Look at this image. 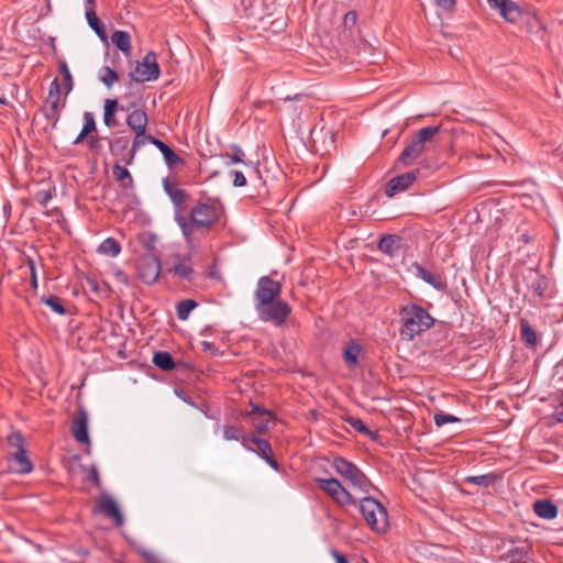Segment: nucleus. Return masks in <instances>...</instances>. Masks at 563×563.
I'll use <instances>...</instances> for the list:
<instances>
[{"mask_svg": "<svg viewBox=\"0 0 563 563\" xmlns=\"http://www.w3.org/2000/svg\"><path fill=\"white\" fill-rule=\"evenodd\" d=\"M282 289L279 282L262 276L254 291V308L258 319L273 323L276 328H284L291 313L290 305L280 299Z\"/></svg>", "mask_w": 563, "mask_h": 563, "instance_id": "1", "label": "nucleus"}, {"mask_svg": "<svg viewBox=\"0 0 563 563\" xmlns=\"http://www.w3.org/2000/svg\"><path fill=\"white\" fill-rule=\"evenodd\" d=\"M220 216L219 207L216 202H198L189 213L190 221L180 212H175V221L180 228L186 241H191L194 228L196 229H210Z\"/></svg>", "mask_w": 563, "mask_h": 563, "instance_id": "2", "label": "nucleus"}, {"mask_svg": "<svg viewBox=\"0 0 563 563\" xmlns=\"http://www.w3.org/2000/svg\"><path fill=\"white\" fill-rule=\"evenodd\" d=\"M401 329L400 336L404 340L411 341L416 335L429 330L434 324V319L422 307L410 303L401 308Z\"/></svg>", "mask_w": 563, "mask_h": 563, "instance_id": "3", "label": "nucleus"}, {"mask_svg": "<svg viewBox=\"0 0 563 563\" xmlns=\"http://www.w3.org/2000/svg\"><path fill=\"white\" fill-rule=\"evenodd\" d=\"M440 125H429L420 129L408 142L401 152L398 162L404 166H410L420 155L428 150L434 137L440 133Z\"/></svg>", "mask_w": 563, "mask_h": 563, "instance_id": "4", "label": "nucleus"}, {"mask_svg": "<svg viewBox=\"0 0 563 563\" xmlns=\"http://www.w3.org/2000/svg\"><path fill=\"white\" fill-rule=\"evenodd\" d=\"M360 511L372 530L382 533L388 527V515L385 507L373 497H363L360 503Z\"/></svg>", "mask_w": 563, "mask_h": 563, "instance_id": "5", "label": "nucleus"}, {"mask_svg": "<svg viewBox=\"0 0 563 563\" xmlns=\"http://www.w3.org/2000/svg\"><path fill=\"white\" fill-rule=\"evenodd\" d=\"M333 467L354 489L363 494L369 492L372 486L369 479L355 464L343 457H335L333 460Z\"/></svg>", "mask_w": 563, "mask_h": 563, "instance_id": "6", "label": "nucleus"}, {"mask_svg": "<svg viewBox=\"0 0 563 563\" xmlns=\"http://www.w3.org/2000/svg\"><path fill=\"white\" fill-rule=\"evenodd\" d=\"M314 482L335 504L356 505V499L336 478H316Z\"/></svg>", "mask_w": 563, "mask_h": 563, "instance_id": "7", "label": "nucleus"}, {"mask_svg": "<svg viewBox=\"0 0 563 563\" xmlns=\"http://www.w3.org/2000/svg\"><path fill=\"white\" fill-rule=\"evenodd\" d=\"M242 446L247 451L256 453L273 470L279 471L278 462L274 457L272 445L267 440H264L256 434H243Z\"/></svg>", "mask_w": 563, "mask_h": 563, "instance_id": "8", "label": "nucleus"}, {"mask_svg": "<svg viewBox=\"0 0 563 563\" xmlns=\"http://www.w3.org/2000/svg\"><path fill=\"white\" fill-rule=\"evenodd\" d=\"M161 70L154 52H148L142 63H137L133 71L129 74L131 80L145 82L156 80Z\"/></svg>", "mask_w": 563, "mask_h": 563, "instance_id": "9", "label": "nucleus"}, {"mask_svg": "<svg viewBox=\"0 0 563 563\" xmlns=\"http://www.w3.org/2000/svg\"><path fill=\"white\" fill-rule=\"evenodd\" d=\"M166 265L168 266V272L178 278L186 282L194 279L195 271L190 255L174 253L168 257Z\"/></svg>", "mask_w": 563, "mask_h": 563, "instance_id": "10", "label": "nucleus"}, {"mask_svg": "<svg viewBox=\"0 0 563 563\" xmlns=\"http://www.w3.org/2000/svg\"><path fill=\"white\" fill-rule=\"evenodd\" d=\"M161 268V261L154 255H145L137 263L139 277L147 285H152L158 279Z\"/></svg>", "mask_w": 563, "mask_h": 563, "instance_id": "11", "label": "nucleus"}, {"mask_svg": "<svg viewBox=\"0 0 563 563\" xmlns=\"http://www.w3.org/2000/svg\"><path fill=\"white\" fill-rule=\"evenodd\" d=\"M492 9L498 10L499 14L509 23L518 22L521 16L520 7L512 0H487Z\"/></svg>", "mask_w": 563, "mask_h": 563, "instance_id": "12", "label": "nucleus"}, {"mask_svg": "<svg viewBox=\"0 0 563 563\" xmlns=\"http://www.w3.org/2000/svg\"><path fill=\"white\" fill-rule=\"evenodd\" d=\"M419 172H408L391 178L386 185L385 194L394 197L398 192L408 189L417 179Z\"/></svg>", "mask_w": 563, "mask_h": 563, "instance_id": "13", "label": "nucleus"}, {"mask_svg": "<svg viewBox=\"0 0 563 563\" xmlns=\"http://www.w3.org/2000/svg\"><path fill=\"white\" fill-rule=\"evenodd\" d=\"M98 508L104 517L112 519L117 527L123 526V515L111 496L103 494L99 500Z\"/></svg>", "mask_w": 563, "mask_h": 563, "instance_id": "14", "label": "nucleus"}, {"mask_svg": "<svg viewBox=\"0 0 563 563\" xmlns=\"http://www.w3.org/2000/svg\"><path fill=\"white\" fill-rule=\"evenodd\" d=\"M71 433L77 442L85 444L90 443L88 434V415L84 409H80L74 418L71 422Z\"/></svg>", "mask_w": 563, "mask_h": 563, "instance_id": "15", "label": "nucleus"}, {"mask_svg": "<svg viewBox=\"0 0 563 563\" xmlns=\"http://www.w3.org/2000/svg\"><path fill=\"white\" fill-rule=\"evenodd\" d=\"M411 271L416 277L422 279L434 289L442 291L446 288V283L443 280L441 275L430 273L419 263H412Z\"/></svg>", "mask_w": 563, "mask_h": 563, "instance_id": "16", "label": "nucleus"}, {"mask_svg": "<svg viewBox=\"0 0 563 563\" xmlns=\"http://www.w3.org/2000/svg\"><path fill=\"white\" fill-rule=\"evenodd\" d=\"M223 156L227 158V161H224V166H231L232 164H242L249 172L257 173V169L255 168L253 163L245 161V152L236 144L230 145Z\"/></svg>", "mask_w": 563, "mask_h": 563, "instance_id": "17", "label": "nucleus"}, {"mask_svg": "<svg viewBox=\"0 0 563 563\" xmlns=\"http://www.w3.org/2000/svg\"><path fill=\"white\" fill-rule=\"evenodd\" d=\"M10 460L15 464L14 472L18 474H29L33 471V463L27 455L26 448L8 451Z\"/></svg>", "mask_w": 563, "mask_h": 563, "instance_id": "18", "label": "nucleus"}, {"mask_svg": "<svg viewBox=\"0 0 563 563\" xmlns=\"http://www.w3.org/2000/svg\"><path fill=\"white\" fill-rule=\"evenodd\" d=\"M111 42L126 58L132 56L131 35L129 32L115 30L111 35Z\"/></svg>", "mask_w": 563, "mask_h": 563, "instance_id": "19", "label": "nucleus"}, {"mask_svg": "<svg viewBox=\"0 0 563 563\" xmlns=\"http://www.w3.org/2000/svg\"><path fill=\"white\" fill-rule=\"evenodd\" d=\"M163 187H164L166 195L169 197V199L174 203L176 211L179 212V209L183 208L184 203L186 202V200L188 198L187 191L172 185L168 179H164Z\"/></svg>", "mask_w": 563, "mask_h": 563, "instance_id": "20", "label": "nucleus"}, {"mask_svg": "<svg viewBox=\"0 0 563 563\" xmlns=\"http://www.w3.org/2000/svg\"><path fill=\"white\" fill-rule=\"evenodd\" d=\"M534 514L547 520L556 518L559 514L558 506L549 499H538L533 503Z\"/></svg>", "mask_w": 563, "mask_h": 563, "instance_id": "21", "label": "nucleus"}, {"mask_svg": "<svg viewBox=\"0 0 563 563\" xmlns=\"http://www.w3.org/2000/svg\"><path fill=\"white\" fill-rule=\"evenodd\" d=\"M148 123L147 114L142 109L133 110L126 117V125L133 131L139 132V135L142 131H146V126Z\"/></svg>", "mask_w": 563, "mask_h": 563, "instance_id": "22", "label": "nucleus"}, {"mask_svg": "<svg viewBox=\"0 0 563 563\" xmlns=\"http://www.w3.org/2000/svg\"><path fill=\"white\" fill-rule=\"evenodd\" d=\"M401 238L398 235H384L378 242V250L389 256H396L400 249Z\"/></svg>", "mask_w": 563, "mask_h": 563, "instance_id": "23", "label": "nucleus"}, {"mask_svg": "<svg viewBox=\"0 0 563 563\" xmlns=\"http://www.w3.org/2000/svg\"><path fill=\"white\" fill-rule=\"evenodd\" d=\"M86 19L91 27V30L97 34V36L103 42L108 43V34L104 27V24L100 21V19L97 16L95 10H86Z\"/></svg>", "mask_w": 563, "mask_h": 563, "instance_id": "24", "label": "nucleus"}, {"mask_svg": "<svg viewBox=\"0 0 563 563\" xmlns=\"http://www.w3.org/2000/svg\"><path fill=\"white\" fill-rule=\"evenodd\" d=\"M145 132L146 131H142L140 135H139V132H134V137H133L132 144H131V148L121 158L122 163H124L125 165H131L133 163L136 153L146 143V141H145Z\"/></svg>", "mask_w": 563, "mask_h": 563, "instance_id": "25", "label": "nucleus"}, {"mask_svg": "<svg viewBox=\"0 0 563 563\" xmlns=\"http://www.w3.org/2000/svg\"><path fill=\"white\" fill-rule=\"evenodd\" d=\"M510 563H534L529 554V547H516L506 554Z\"/></svg>", "mask_w": 563, "mask_h": 563, "instance_id": "26", "label": "nucleus"}, {"mask_svg": "<svg viewBox=\"0 0 563 563\" xmlns=\"http://www.w3.org/2000/svg\"><path fill=\"white\" fill-rule=\"evenodd\" d=\"M129 145L130 140L128 136H115L109 142L110 153L115 157H120L119 159L121 161L124 154L129 152Z\"/></svg>", "mask_w": 563, "mask_h": 563, "instance_id": "27", "label": "nucleus"}, {"mask_svg": "<svg viewBox=\"0 0 563 563\" xmlns=\"http://www.w3.org/2000/svg\"><path fill=\"white\" fill-rule=\"evenodd\" d=\"M46 103L52 109H63L64 107V103L60 102V86L57 78L51 82Z\"/></svg>", "mask_w": 563, "mask_h": 563, "instance_id": "28", "label": "nucleus"}, {"mask_svg": "<svg viewBox=\"0 0 563 563\" xmlns=\"http://www.w3.org/2000/svg\"><path fill=\"white\" fill-rule=\"evenodd\" d=\"M121 244L113 238H107L98 246V253L115 257L121 253Z\"/></svg>", "mask_w": 563, "mask_h": 563, "instance_id": "29", "label": "nucleus"}, {"mask_svg": "<svg viewBox=\"0 0 563 563\" xmlns=\"http://www.w3.org/2000/svg\"><path fill=\"white\" fill-rule=\"evenodd\" d=\"M153 363L163 371H172L176 367L173 356L168 352L159 351L153 355Z\"/></svg>", "mask_w": 563, "mask_h": 563, "instance_id": "30", "label": "nucleus"}, {"mask_svg": "<svg viewBox=\"0 0 563 563\" xmlns=\"http://www.w3.org/2000/svg\"><path fill=\"white\" fill-rule=\"evenodd\" d=\"M521 340L528 347H533L538 343V335L533 328L526 319L520 321Z\"/></svg>", "mask_w": 563, "mask_h": 563, "instance_id": "31", "label": "nucleus"}, {"mask_svg": "<svg viewBox=\"0 0 563 563\" xmlns=\"http://www.w3.org/2000/svg\"><path fill=\"white\" fill-rule=\"evenodd\" d=\"M361 353V345L351 341L344 349L343 357L349 367L353 368L358 363V355Z\"/></svg>", "mask_w": 563, "mask_h": 563, "instance_id": "32", "label": "nucleus"}, {"mask_svg": "<svg viewBox=\"0 0 563 563\" xmlns=\"http://www.w3.org/2000/svg\"><path fill=\"white\" fill-rule=\"evenodd\" d=\"M159 152L162 153L164 161L166 165L169 168H173L177 166L178 164H184V159L177 155L168 145H166L164 142H162L158 147Z\"/></svg>", "mask_w": 563, "mask_h": 563, "instance_id": "33", "label": "nucleus"}, {"mask_svg": "<svg viewBox=\"0 0 563 563\" xmlns=\"http://www.w3.org/2000/svg\"><path fill=\"white\" fill-rule=\"evenodd\" d=\"M499 478L495 473L484 475H472L465 477V483L473 484L481 487H488Z\"/></svg>", "mask_w": 563, "mask_h": 563, "instance_id": "34", "label": "nucleus"}, {"mask_svg": "<svg viewBox=\"0 0 563 563\" xmlns=\"http://www.w3.org/2000/svg\"><path fill=\"white\" fill-rule=\"evenodd\" d=\"M198 306L194 299H184L176 306V314L179 320H187L189 313Z\"/></svg>", "mask_w": 563, "mask_h": 563, "instance_id": "35", "label": "nucleus"}, {"mask_svg": "<svg viewBox=\"0 0 563 563\" xmlns=\"http://www.w3.org/2000/svg\"><path fill=\"white\" fill-rule=\"evenodd\" d=\"M113 175L118 181L125 188H129L133 184V178L126 167L115 164L113 166Z\"/></svg>", "mask_w": 563, "mask_h": 563, "instance_id": "36", "label": "nucleus"}, {"mask_svg": "<svg viewBox=\"0 0 563 563\" xmlns=\"http://www.w3.org/2000/svg\"><path fill=\"white\" fill-rule=\"evenodd\" d=\"M99 79L107 88H111L119 80V76L113 68L103 66L99 71Z\"/></svg>", "mask_w": 563, "mask_h": 563, "instance_id": "37", "label": "nucleus"}, {"mask_svg": "<svg viewBox=\"0 0 563 563\" xmlns=\"http://www.w3.org/2000/svg\"><path fill=\"white\" fill-rule=\"evenodd\" d=\"M7 443H8L9 451H15V450L25 448L24 437L18 430H14L8 434Z\"/></svg>", "mask_w": 563, "mask_h": 563, "instance_id": "38", "label": "nucleus"}, {"mask_svg": "<svg viewBox=\"0 0 563 563\" xmlns=\"http://www.w3.org/2000/svg\"><path fill=\"white\" fill-rule=\"evenodd\" d=\"M346 422L357 432L374 439L375 433L360 419L355 417H347Z\"/></svg>", "mask_w": 563, "mask_h": 563, "instance_id": "39", "label": "nucleus"}, {"mask_svg": "<svg viewBox=\"0 0 563 563\" xmlns=\"http://www.w3.org/2000/svg\"><path fill=\"white\" fill-rule=\"evenodd\" d=\"M41 301L48 306L54 312H56L59 316H64L66 313V309L57 296H43L41 298Z\"/></svg>", "mask_w": 563, "mask_h": 563, "instance_id": "40", "label": "nucleus"}, {"mask_svg": "<svg viewBox=\"0 0 563 563\" xmlns=\"http://www.w3.org/2000/svg\"><path fill=\"white\" fill-rule=\"evenodd\" d=\"M242 426H224L223 427V438L227 441H240L242 443L243 435Z\"/></svg>", "mask_w": 563, "mask_h": 563, "instance_id": "41", "label": "nucleus"}, {"mask_svg": "<svg viewBox=\"0 0 563 563\" xmlns=\"http://www.w3.org/2000/svg\"><path fill=\"white\" fill-rule=\"evenodd\" d=\"M58 68H59V71L64 76V86H65V90H66L65 93L68 95L73 90V87H74L73 76H71L69 68L67 66V63L65 60L58 62Z\"/></svg>", "mask_w": 563, "mask_h": 563, "instance_id": "42", "label": "nucleus"}, {"mask_svg": "<svg viewBox=\"0 0 563 563\" xmlns=\"http://www.w3.org/2000/svg\"><path fill=\"white\" fill-rule=\"evenodd\" d=\"M274 415L272 413V417L269 416H261L255 417L253 419V427L256 434H263L268 430L269 422L274 419Z\"/></svg>", "mask_w": 563, "mask_h": 563, "instance_id": "43", "label": "nucleus"}, {"mask_svg": "<svg viewBox=\"0 0 563 563\" xmlns=\"http://www.w3.org/2000/svg\"><path fill=\"white\" fill-rule=\"evenodd\" d=\"M433 420L437 427H442L446 423L459 422L460 418L443 411H439L434 415Z\"/></svg>", "mask_w": 563, "mask_h": 563, "instance_id": "44", "label": "nucleus"}, {"mask_svg": "<svg viewBox=\"0 0 563 563\" xmlns=\"http://www.w3.org/2000/svg\"><path fill=\"white\" fill-rule=\"evenodd\" d=\"M547 287H548V280L543 276L539 277L537 280L532 282V284H531V288H532L533 292L539 298H544L545 297V289H547Z\"/></svg>", "mask_w": 563, "mask_h": 563, "instance_id": "45", "label": "nucleus"}, {"mask_svg": "<svg viewBox=\"0 0 563 563\" xmlns=\"http://www.w3.org/2000/svg\"><path fill=\"white\" fill-rule=\"evenodd\" d=\"M84 126H82V131H84V135H89L91 132H93L96 130V122H95V118H93V114L91 112H85L84 113Z\"/></svg>", "mask_w": 563, "mask_h": 563, "instance_id": "46", "label": "nucleus"}, {"mask_svg": "<svg viewBox=\"0 0 563 563\" xmlns=\"http://www.w3.org/2000/svg\"><path fill=\"white\" fill-rule=\"evenodd\" d=\"M250 406H251V410L246 411L244 413V416H255V417L269 416V417H272V411L261 407L260 405L251 402Z\"/></svg>", "mask_w": 563, "mask_h": 563, "instance_id": "47", "label": "nucleus"}, {"mask_svg": "<svg viewBox=\"0 0 563 563\" xmlns=\"http://www.w3.org/2000/svg\"><path fill=\"white\" fill-rule=\"evenodd\" d=\"M53 198L51 190H40L35 194V200L42 206L46 207Z\"/></svg>", "mask_w": 563, "mask_h": 563, "instance_id": "48", "label": "nucleus"}, {"mask_svg": "<svg viewBox=\"0 0 563 563\" xmlns=\"http://www.w3.org/2000/svg\"><path fill=\"white\" fill-rule=\"evenodd\" d=\"M233 175V186L234 187H244L246 186V177L243 170H233L231 173Z\"/></svg>", "mask_w": 563, "mask_h": 563, "instance_id": "49", "label": "nucleus"}, {"mask_svg": "<svg viewBox=\"0 0 563 563\" xmlns=\"http://www.w3.org/2000/svg\"><path fill=\"white\" fill-rule=\"evenodd\" d=\"M60 110L62 109H52V108L45 109V117L52 123L53 128L56 126V124L59 120Z\"/></svg>", "mask_w": 563, "mask_h": 563, "instance_id": "50", "label": "nucleus"}, {"mask_svg": "<svg viewBox=\"0 0 563 563\" xmlns=\"http://www.w3.org/2000/svg\"><path fill=\"white\" fill-rule=\"evenodd\" d=\"M88 147L93 152H99L102 147L101 139L99 136L90 135L87 140Z\"/></svg>", "mask_w": 563, "mask_h": 563, "instance_id": "51", "label": "nucleus"}, {"mask_svg": "<svg viewBox=\"0 0 563 563\" xmlns=\"http://www.w3.org/2000/svg\"><path fill=\"white\" fill-rule=\"evenodd\" d=\"M357 14L355 11L347 12L343 18V24L345 27L351 29L355 25Z\"/></svg>", "mask_w": 563, "mask_h": 563, "instance_id": "52", "label": "nucleus"}, {"mask_svg": "<svg viewBox=\"0 0 563 563\" xmlns=\"http://www.w3.org/2000/svg\"><path fill=\"white\" fill-rule=\"evenodd\" d=\"M434 2L439 8L445 11H452L456 4L455 0H434Z\"/></svg>", "mask_w": 563, "mask_h": 563, "instance_id": "53", "label": "nucleus"}, {"mask_svg": "<svg viewBox=\"0 0 563 563\" xmlns=\"http://www.w3.org/2000/svg\"><path fill=\"white\" fill-rule=\"evenodd\" d=\"M115 113L106 112L103 113V122L108 128H113L118 124Z\"/></svg>", "mask_w": 563, "mask_h": 563, "instance_id": "54", "label": "nucleus"}, {"mask_svg": "<svg viewBox=\"0 0 563 563\" xmlns=\"http://www.w3.org/2000/svg\"><path fill=\"white\" fill-rule=\"evenodd\" d=\"M89 481L96 486H100V476L99 472L96 466H91L90 474H89Z\"/></svg>", "mask_w": 563, "mask_h": 563, "instance_id": "55", "label": "nucleus"}, {"mask_svg": "<svg viewBox=\"0 0 563 563\" xmlns=\"http://www.w3.org/2000/svg\"><path fill=\"white\" fill-rule=\"evenodd\" d=\"M118 110V101L115 99H107L104 102V111L115 113Z\"/></svg>", "mask_w": 563, "mask_h": 563, "instance_id": "56", "label": "nucleus"}, {"mask_svg": "<svg viewBox=\"0 0 563 563\" xmlns=\"http://www.w3.org/2000/svg\"><path fill=\"white\" fill-rule=\"evenodd\" d=\"M30 271H31V285L33 288H37V276L34 262L32 260L29 261Z\"/></svg>", "mask_w": 563, "mask_h": 563, "instance_id": "57", "label": "nucleus"}, {"mask_svg": "<svg viewBox=\"0 0 563 563\" xmlns=\"http://www.w3.org/2000/svg\"><path fill=\"white\" fill-rule=\"evenodd\" d=\"M201 346H202V350L205 352H209L210 354L212 355H216L218 353V349L216 347V345L211 342H208V341H202L201 342Z\"/></svg>", "mask_w": 563, "mask_h": 563, "instance_id": "58", "label": "nucleus"}, {"mask_svg": "<svg viewBox=\"0 0 563 563\" xmlns=\"http://www.w3.org/2000/svg\"><path fill=\"white\" fill-rule=\"evenodd\" d=\"M330 553L332 558L335 560V563H349L347 559L341 554L338 550L331 549Z\"/></svg>", "mask_w": 563, "mask_h": 563, "instance_id": "59", "label": "nucleus"}, {"mask_svg": "<svg viewBox=\"0 0 563 563\" xmlns=\"http://www.w3.org/2000/svg\"><path fill=\"white\" fill-rule=\"evenodd\" d=\"M145 141H146V143H151L156 147H158V145L163 142V141L156 139L155 136L146 134V133H145Z\"/></svg>", "mask_w": 563, "mask_h": 563, "instance_id": "60", "label": "nucleus"}, {"mask_svg": "<svg viewBox=\"0 0 563 563\" xmlns=\"http://www.w3.org/2000/svg\"><path fill=\"white\" fill-rule=\"evenodd\" d=\"M87 136L88 135H84V131L81 130L80 133L77 135V137L74 140L73 144L74 145L81 144Z\"/></svg>", "mask_w": 563, "mask_h": 563, "instance_id": "61", "label": "nucleus"}, {"mask_svg": "<svg viewBox=\"0 0 563 563\" xmlns=\"http://www.w3.org/2000/svg\"><path fill=\"white\" fill-rule=\"evenodd\" d=\"M117 278H118V280H120V282H122V283H125V284H128V283H129V278H128L126 274H125V273H123V272H121V271H119V272L117 273Z\"/></svg>", "mask_w": 563, "mask_h": 563, "instance_id": "62", "label": "nucleus"}, {"mask_svg": "<svg viewBox=\"0 0 563 563\" xmlns=\"http://www.w3.org/2000/svg\"><path fill=\"white\" fill-rule=\"evenodd\" d=\"M95 5H96V0H86L85 2V7H86V10H95Z\"/></svg>", "mask_w": 563, "mask_h": 563, "instance_id": "63", "label": "nucleus"}, {"mask_svg": "<svg viewBox=\"0 0 563 563\" xmlns=\"http://www.w3.org/2000/svg\"><path fill=\"white\" fill-rule=\"evenodd\" d=\"M0 103H1V104H5V103H7V100H5V98H4V97H0Z\"/></svg>", "mask_w": 563, "mask_h": 563, "instance_id": "64", "label": "nucleus"}]
</instances>
